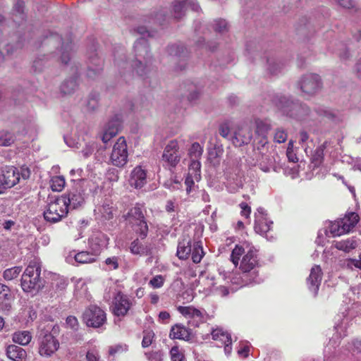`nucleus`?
<instances>
[{"label":"nucleus","mask_w":361,"mask_h":361,"mask_svg":"<svg viewBox=\"0 0 361 361\" xmlns=\"http://www.w3.org/2000/svg\"><path fill=\"white\" fill-rule=\"evenodd\" d=\"M241 257H243L239 269L242 273L238 276H235L232 282L240 286H247L252 283H260L261 279L258 278L257 271L259 267L257 249L247 243L240 245H237L231 252L232 262L237 266Z\"/></svg>","instance_id":"f257e3e1"},{"label":"nucleus","mask_w":361,"mask_h":361,"mask_svg":"<svg viewBox=\"0 0 361 361\" xmlns=\"http://www.w3.org/2000/svg\"><path fill=\"white\" fill-rule=\"evenodd\" d=\"M134 59L131 60L133 72L140 78L149 77L153 70L154 58L147 40L140 37L134 44Z\"/></svg>","instance_id":"f03ea898"},{"label":"nucleus","mask_w":361,"mask_h":361,"mask_svg":"<svg viewBox=\"0 0 361 361\" xmlns=\"http://www.w3.org/2000/svg\"><path fill=\"white\" fill-rule=\"evenodd\" d=\"M274 102L284 115L296 120L305 119L310 114V109L305 104L286 96H276Z\"/></svg>","instance_id":"7ed1b4c3"},{"label":"nucleus","mask_w":361,"mask_h":361,"mask_svg":"<svg viewBox=\"0 0 361 361\" xmlns=\"http://www.w3.org/2000/svg\"><path fill=\"white\" fill-rule=\"evenodd\" d=\"M41 265L37 261H32L24 271L21 277V287L25 292L37 293L44 287V280L40 276Z\"/></svg>","instance_id":"20e7f679"},{"label":"nucleus","mask_w":361,"mask_h":361,"mask_svg":"<svg viewBox=\"0 0 361 361\" xmlns=\"http://www.w3.org/2000/svg\"><path fill=\"white\" fill-rule=\"evenodd\" d=\"M123 218L128 221L133 230L141 239H145L148 233V225L145 220L143 209L140 204L129 209Z\"/></svg>","instance_id":"39448f33"},{"label":"nucleus","mask_w":361,"mask_h":361,"mask_svg":"<svg viewBox=\"0 0 361 361\" xmlns=\"http://www.w3.org/2000/svg\"><path fill=\"white\" fill-rule=\"evenodd\" d=\"M51 326L40 330L38 336V353L51 357L59 348V341L50 333Z\"/></svg>","instance_id":"423d86ee"},{"label":"nucleus","mask_w":361,"mask_h":361,"mask_svg":"<svg viewBox=\"0 0 361 361\" xmlns=\"http://www.w3.org/2000/svg\"><path fill=\"white\" fill-rule=\"evenodd\" d=\"M68 205L66 197L51 201L44 212V218L50 223L60 221L68 214Z\"/></svg>","instance_id":"0eeeda50"},{"label":"nucleus","mask_w":361,"mask_h":361,"mask_svg":"<svg viewBox=\"0 0 361 361\" xmlns=\"http://www.w3.org/2000/svg\"><path fill=\"white\" fill-rule=\"evenodd\" d=\"M128 151L124 137H120L114 145L110 155L111 163L117 167H123L128 162Z\"/></svg>","instance_id":"6e6552de"},{"label":"nucleus","mask_w":361,"mask_h":361,"mask_svg":"<svg viewBox=\"0 0 361 361\" xmlns=\"http://www.w3.org/2000/svg\"><path fill=\"white\" fill-rule=\"evenodd\" d=\"M82 317L87 326L93 328L100 327L106 321L105 312L97 305H90L86 309Z\"/></svg>","instance_id":"1a4fd4ad"},{"label":"nucleus","mask_w":361,"mask_h":361,"mask_svg":"<svg viewBox=\"0 0 361 361\" xmlns=\"http://www.w3.org/2000/svg\"><path fill=\"white\" fill-rule=\"evenodd\" d=\"M44 43L49 45H61L60 60L61 63L67 64L71 59V51L73 49L71 41L69 39L64 40L58 34H52L45 39Z\"/></svg>","instance_id":"9d476101"},{"label":"nucleus","mask_w":361,"mask_h":361,"mask_svg":"<svg viewBox=\"0 0 361 361\" xmlns=\"http://www.w3.org/2000/svg\"><path fill=\"white\" fill-rule=\"evenodd\" d=\"M302 92L307 95H314L322 87L320 77L317 74L309 73L303 75L299 81Z\"/></svg>","instance_id":"9b49d317"},{"label":"nucleus","mask_w":361,"mask_h":361,"mask_svg":"<svg viewBox=\"0 0 361 361\" xmlns=\"http://www.w3.org/2000/svg\"><path fill=\"white\" fill-rule=\"evenodd\" d=\"M190 9L198 11L200 6L195 0H176L173 3L172 13L176 19H180Z\"/></svg>","instance_id":"f8f14e48"},{"label":"nucleus","mask_w":361,"mask_h":361,"mask_svg":"<svg viewBox=\"0 0 361 361\" xmlns=\"http://www.w3.org/2000/svg\"><path fill=\"white\" fill-rule=\"evenodd\" d=\"M162 159L170 166H176L180 160L179 146L176 140H171L165 147Z\"/></svg>","instance_id":"ddd939ff"},{"label":"nucleus","mask_w":361,"mask_h":361,"mask_svg":"<svg viewBox=\"0 0 361 361\" xmlns=\"http://www.w3.org/2000/svg\"><path fill=\"white\" fill-rule=\"evenodd\" d=\"M266 211L259 207L255 214V231L256 233L264 235L271 230L273 222L268 220Z\"/></svg>","instance_id":"4468645a"},{"label":"nucleus","mask_w":361,"mask_h":361,"mask_svg":"<svg viewBox=\"0 0 361 361\" xmlns=\"http://www.w3.org/2000/svg\"><path fill=\"white\" fill-rule=\"evenodd\" d=\"M113 303V312L118 317L125 316L132 305L128 296L120 291L114 295Z\"/></svg>","instance_id":"2eb2a0df"},{"label":"nucleus","mask_w":361,"mask_h":361,"mask_svg":"<svg viewBox=\"0 0 361 361\" xmlns=\"http://www.w3.org/2000/svg\"><path fill=\"white\" fill-rule=\"evenodd\" d=\"M251 128L247 125H243L235 132L232 137V142L235 146L248 144L252 138Z\"/></svg>","instance_id":"dca6fc26"},{"label":"nucleus","mask_w":361,"mask_h":361,"mask_svg":"<svg viewBox=\"0 0 361 361\" xmlns=\"http://www.w3.org/2000/svg\"><path fill=\"white\" fill-rule=\"evenodd\" d=\"M122 126V122L117 116L112 118L107 123L102 137L103 142L106 143L113 137L116 136L120 131Z\"/></svg>","instance_id":"f3484780"},{"label":"nucleus","mask_w":361,"mask_h":361,"mask_svg":"<svg viewBox=\"0 0 361 361\" xmlns=\"http://www.w3.org/2000/svg\"><path fill=\"white\" fill-rule=\"evenodd\" d=\"M322 278V269L319 266L315 265L311 269L310 274L307 279L308 288L310 290L314 293V296L317 294Z\"/></svg>","instance_id":"a211bd4d"},{"label":"nucleus","mask_w":361,"mask_h":361,"mask_svg":"<svg viewBox=\"0 0 361 361\" xmlns=\"http://www.w3.org/2000/svg\"><path fill=\"white\" fill-rule=\"evenodd\" d=\"M146 183V171L141 166H136L130 173L129 179L130 185L135 188H141Z\"/></svg>","instance_id":"6ab92c4d"},{"label":"nucleus","mask_w":361,"mask_h":361,"mask_svg":"<svg viewBox=\"0 0 361 361\" xmlns=\"http://www.w3.org/2000/svg\"><path fill=\"white\" fill-rule=\"evenodd\" d=\"M107 243L106 235L102 233H96L89 239L90 247L95 255H98L104 247H106Z\"/></svg>","instance_id":"aec40b11"},{"label":"nucleus","mask_w":361,"mask_h":361,"mask_svg":"<svg viewBox=\"0 0 361 361\" xmlns=\"http://www.w3.org/2000/svg\"><path fill=\"white\" fill-rule=\"evenodd\" d=\"M333 245L338 250L349 253L359 245V240L355 237L348 238L341 240H335Z\"/></svg>","instance_id":"412c9836"},{"label":"nucleus","mask_w":361,"mask_h":361,"mask_svg":"<svg viewBox=\"0 0 361 361\" xmlns=\"http://www.w3.org/2000/svg\"><path fill=\"white\" fill-rule=\"evenodd\" d=\"M191 330L183 324H176L172 326L170 331V337L173 339H182L189 341L191 338Z\"/></svg>","instance_id":"4be33fe9"},{"label":"nucleus","mask_w":361,"mask_h":361,"mask_svg":"<svg viewBox=\"0 0 361 361\" xmlns=\"http://www.w3.org/2000/svg\"><path fill=\"white\" fill-rule=\"evenodd\" d=\"M102 69L103 61L99 59L97 54L90 58V65L87 71L88 78L94 79L97 75L101 73Z\"/></svg>","instance_id":"5701e85b"},{"label":"nucleus","mask_w":361,"mask_h":361,"mask_svg":"<svg viewBox=\"0 0 361 361\" xmlns=\"http://www.w3.org/2000/svg\"><path fill=\"white\" fill-rule=\"evenodd\" d=\"M4 177L6 180L7 188H12L20 180V173L18 169L8 166L3 171Z\"/></svg>","instance_id":"b1692460"},{"label":"nucleus","mask_w":361,"mask_h":361,"mask_svg":"<svg viewBox=\"0 0 361 361\" xmlns=\"http://www.w3.org/2000/svg\"><path fill=\"white\" fill-rule=\"evenodd\" d=\"M8 357L13 361H25L26 351L21 347L16 345H9L6 348Z\"/></svg>","instance_id":"393cba45"},{"label":"nucleus","mask_w":361,"mask_h":361,"mask_svg":"<svg viewBox=\"0 0 361 361\" xmlns=\"http://www.w3.org/2000/svg\"><path fill=\"white\" fill-rule=\"evenodd\" d=\"M66 198L67 205L68 204L70 207L75 209L83 204L85 201V194L83 191L75 190L70 192Z\"/></svg>","instance_id":"a878e982"},{"label":"nucleus","mask_w":361,"mask_h":361,"mask_svg":"<svg viewBox=\"0 0 361 361\" xmlns=\"http://www.w3.org/2000/svg\"><path fill=\"white\" fill-rule=\"evenodd\" d=\"M192 252V245L190 240L183 239L178 243L176 255L180 259H186Z\"/></svg>","instance_id":"bb28decb"},{"label":"nucleus","mask_w":361,"mask_h":361,"mask_svg":"<svg viewBox=\"0 0 361 361\" xmlns=\"http://www.w3.org/2000/svg\"><path fill=\"white\" fill-rule=\"evenodd\" d=\"M345 233H348L359 221V215L355 212H348L343 218L340 219Z\"/></svg>","instance_id":"cd10ccee"},{"label":"nucleus","mask_w":361,"mask_h":361,"mask_svg":"<svg viewBox=\"0 0 361 361\" xmlns=\"http://www.w3.org/2000/svg\"><path fill=\"white\" fill-rule=\"evenodd\" d=\"M78 87L77 80L75 77L64 80L60 86L61 92L64 94L73 93Z\"/></svg>","instance_id":"c85d7f7f"},{"label":"nucleus","mask_w":361,"mask_h":361,"mask_svg":"<svg viewBox=\"0 0 361 361\" xmlns=\"http://www.w3.org/2000/svg\"><path fill=\"white\" fill-rule=\"evenodd\" d=\"M13 341L21 345H27L32 339V335L28 331H19L13 334Z\"/></svg>","instance_id":"c756f323"},{"label":"nucleus","mask_w":361,"mask_h":361,"mask_svg":"<svg viewBox=\"0 0 361 361\" xmlns=\"http://www.w3.org/2000/svg\"><path fill=\"white\" fill-rule=\"evenodd\" d=\"M190 254L192 255V259L194 263L197 264L201 262L204 254L201 241L194 242Z\"/></svg>","instance_id":"7c9ffc66"},{"label":"nucleus","mask_w":361,"mask_h":361,"mask_svg":"<svg viewBox=\"0 0 361 361\" xmlns=\"http://www.w3.org/2000/svg\"><path fill=\"white\" fill-rule=\"evenodd\" d=\"M96 255L93 252L82 251L75 255V260L80 264L92 263L95 261Z\"/></svg>","instance_id":"2f4dec72"},{"label":"nucleus","mask_w":361,"mask_h":361,"mask_svg":"<svg viewBox=\"0 0 361 361\" xmlns=\"http://www.w3.org/2000/svg\"><path fill=\"white\" fill-rule=\"evenodd\" d=\"M212 338L215 341H220L222 343L231 342V336L227 332L221 328H216L212 332Z\"/></svg>","instance_id":"473e14b6"},{"label":"nucleus","mask_w":361,"mask_h":361,"mask_svg":"<svg viewBox=\"0 0 361 361\" xmlns=\"http://www.w3.org/2000/svg\"><path fill=\"white\" fill-rule=\"evenodd\" d=\"M255 133L259 137L264 138L270 130V126L266 121L257 119L255 122Z\"/></svg>","instance_id":"72a5a7b5"},{"label":"nucleus","mask_w":361,"mask_h":361,"mask_svg":"<svg viewBox=\"0 0 361 361\" xmlns=\"http://www.w3.org/2000/svg\"><path fill=\"white\" fill-rule=\"evenodd\" d=\"M324 146L321 145L314 151L311 157V164L314 168L318 167L322 164L324 159Z\"/></svg>","instance_id":"f704fd0d"},{"label":"nucleus","mask_w":361,"mask_h":361,"mask_svg":"<svg viewBox=\"0 0 361 361\" xmlns=\"http://www.w3.org/2000/svg\"><path fill=\"white\" fill-rule=\"evenodd\" d=\"M168 51L170 55L177 58L184 59L186 56V49L182 45H171L168 47Z\"/></svg>","instance_id":"c9c22d12"},{"label":"nucleus","mask_w":361,"mask_h":361,"mask_svg":"<svg viewBox=\"0 0 361 361\" xmlns=\"http://www.w3.org/2000/svg\"><path fill=\"white\" fill-rule=\"evenodd\" d=\"M130 250L134 255H143L147 253L146 247H145L137 238L131 243Z\"/></svg>","instance_id":"e433bc0d"},{"label":"nucleus","mask_w":361,"mask_h":361,"mask_svg":"<svg viewBox=\"0 0 361 361\" xmlns=\"http://www.w3.org/2000/svg\"><path fill=\"white\" fill-rule=\"evenodd\" d=\"M200 162L198 159H191V162L189 166V173L194 176L195 179L197 180L200 178Z\"/></svg>","instance_id":"4c0bfd02"},{"label":"nucleus","mask_w":361,"mask_h":361,"mask_svg":"<svg viewBox=\"0 0 361 361\" xmlns=\"http://www.w3.org/2000/svg\"><path fill=\"white\" fill-rule=\"evenodd\" d=\"M329 231L331 233L333 234L334 236H339L343 234L346 233L345 231V228L342 225V221L341 219H338L334 223H331L329 226Z\"/></svg>","instance_id":"58836bf2"},{"label":"nucleus","mask_w":361,"mask_h":361,"mask_svg":"<svg viewBox=\"0 0 361 361\" xmlns=\"http://www.w3.org/2000/svg\"><path fill=\"white\" fill-rule=\"evenodd\" d=\"M22 269L20 267H14L6 269L3 273V277L6 281H11L18 276Z\"/></svg>","instance_id":"ea45409f"},{"label":"nucleus","mask_w":361,"mask_h":361,"mask_svg":"<svg viewBox=\"0 0 361 361\" xmlns=\"http://www.w3.org/2000/svg\"><path fill=\"white\" fill-rule=\"evenodd\" d=\"M267 70L269 73L272 75H276L279 73L282 69V66L281 63L276 62L274 59H268L267 60Z\"/></svg>","instance_id":"a19ab883"},{"label":"nucleus","mask_w":361,"mask_h":361,"mask_svg":"<svg viewBox=\"0 0 361 361\" xmlns=\"http://www.w3.org/2000/svg\"><path fill=\"white\" fill-rule=\"evenodd\" d=\"M203 149L198 142H194L189 149L190 159H199L202 156Z\"/></svg>","instance_id":"79ce46f5"},{"label":"nucleus","mask_w":361,"mask_h":361,"mask_svg":"<svg viewBox=\"0 0 361 361\" xmlns=\"http://www.w3.org/2000/svg\"><path fill=\"white\" fill-rule=\"evenodd\" d=\"M14 142L13 135L7 131L0 132V145L9 146Z\"/></svg>","instance_id":"37998d69"},{"label":"nucleus","mask_w":361,"mask_h":361,"mask_svg":"<svg viewBox=\"0 0 361 361\" xmlns=\"http://www.w3.org/2000/svg\"><path fill=\"white\" fill-rule=\"evenodd\" d=\"M99 94L91 93L87 101V107L90 111H94L98 107Z\"/></svg>","instance_id":"c03bdc74"},{"label":"nucleus","mask_w":361,"mask_h":361,"mask_svg":"<svg viewBox=\"0 0 361 361\" xmlns=\"http://www.w3.org/2000/svg\"><path fill=\"white\" fill-rule=\"evenodd\" d=\"M65 185V179L62 176H56L52 179L51 188L54 191H61Z\"/></svg>","instance_id":"a18cd8bd"},{"label":"nucleus","mask_w":361,"mask_h":361,"mask_svg":"<svg viewBox=\"0 0 361 361\" xmlns=\"http://www.w3.org/2000/svg\"><path fill=\"white\" fill-rule=\"evenodd\" d=\"M213 28L216 32L224 33L228 30L227 23L225 20H216L214 22Z\"/></svg>","instance_id":"49530a36"},{"label":"nucleus","mask_w":361,"mask_h":361,"mask_svg":"<svg viewBox=\"0 0 361 361\" xmlns=\"http://www.w3.org/2000/svg\"><path fill=\"white\" fill-rule=\"evenodd\" d=\"M287 137V133L284 130L279 128L276 130L275 133L274 141L278 143H283L286 141Z\"/></svg>","instance_id":"de8ad7c7"},{"label":"nucleus","mask_w":361,"mask_h":361,"mask_svg":"<svg viewBox=\"0 0 361 361\" xmlns=\"http://www.w3.org/2000/svg\"><path fill=\"white\" fill-rule=\"evenodd\" d=\"M97 147V145L95 142H89L83 148V149L82 150V153L85 158H87L93 154L94 149Z\"/></svg>","instance_id":"09e8293b"},{"label":"nucleus","mask_w":361,"mask_h":361,"mask_svg":"<svg viewBox=\"0 0 361 361\" xmlns=\"http://www.w3.org/2000/svg\"><path fill=\"white\" fill-rule=\"evenodd\" d=\"M359 259H348L345 261V264L348 268L353 269V267L361 269V253L359 255Z\"/></svg>","instance_id":"8fccbe9b"},{"label":"nucleus","mask_w":361,"mask_h":361,"mask_svg":"<svg viewBox=\"0 0 361 361\" xmlns=\"http://www.w3.org/2000/svg\"><path fill=\"white\" fill-rule=\"evenodd\" d=\"M154 336V334L152 331H144V336L142 341V346L143 348H147L152 343L153 338Z\"/></svg>","instance_id":"3c124183"},{"label":"nucleus","mask_w":361,"mask_h":361,"mask_svg":"<svg viewBox=\"0 0 361 361\" xmlns=\"http://www.w3.org/2000/svg\"><path fill=\"white\" fill-rule=\"evenodd\" d=\"M164 278L161 275H157L149 281V284L154 288H159L164 285Z\"/></svg>","instance_id":"603ef678"},{"label":"nucleus","mask_w":361,"mask_h":361,"mask_svg":"<svg viewBox=\"0 0 361 361\" xmlns=\"http://www.w3.org/2000/svg\"><path fill=\"white\" fill-rule=\"evenodd\" d=\"M170 354L172 361H182L184 357L177 346H173L171 348Z\"/></svg>","instance_id":"864d4df0"},{"label":"nucleus","mask_w":361,"mask_h":361,"mask_svg":"<svg viewBox=\"0 0 361 361\" xmlns=\"http://www.w3.org/2000/svg\"><path fill=\"white\" fill-rule=\"evenodd\" d=\"M45 59L43 58H37L33 61L32 68L35 72L39 73L43 71L45 66Z\"/></svg>","instance_id":"5fc2aeb1"},{"label":"nucleus","mask_w":361,"mask_h":361,"mask_svg":"<svg viewBox=\"0 0 361 361\" xmlns=\"http://www.w3.org/2000/svg\"><path fill=\"white\" fill-rule=\"evenodd\" d=\"M216 283H213V292L220 296L225 297L228 295L229 290L228 288L223 285H220L219 286L215 287Z\"/></svg>","instance_id":"6e6d98bb"},{"label":"nucleus","mask_w":361,"mask_h":361,"mask_svg":"<svg viewBox=\"0 0 361 361\" xmlns=\"http://www.w3.org/2000/svg\"><path fill=\"white\" fill-rule=\"evenodd\" d=\"M83 171L81 169H72L70 172L71 176L73 178L71 179L72 181H83L84 179L82 178Z\"/></svg>","instance_id":"4d7b16f0"},{"label":"nucleus","mask_w":361,"mask_h":361,"mask_svg":"<svg viewBox=\"0 0 361 361\" xmlns=\"http://www.w3.org/2000/svg\"><path fill=\"white\" fill-rule=\"evenodd\" d=\"M10 292L11 290L7 286L0 283V299L8 300L11 296Z\"/></svg>","instance_id":"13d9d810"},{"label":"nucleus","mask_w":361,"mask_h":361,"mask_svg":"<svg viewBox=\"0 0 361 361\" xmlns=\"http://www.w3.org/2000/svg\"><path fill=\"white\" fill-rule=\"evenodd\" d=\"M219 134L223 137H225V138L228 137V136L229 135V133H230V127H229L228 123L225 122V123H221L219 126Z\"/></svg>","instance_id":"bf43d9fd"},{"label":"nucleus","mask_w":361,"mask_h":361,"mask_svg":"<svg viewBox=\"0 0 361 361\" xmlns=\"http://www.w3.org/2000/svg\"><path fill=\"white\" fill-rule=\"evenodd\" d=\"M66 324L73 330H77L78 327V321L74 316H68L66 318Z\"/></svg>","instance_id":"052dcab7"},{"label":"nucleus","mask_w":361,"mask_h":361,"mask_svg":"<svg viewBox=\"0 0 361 361\" xmlns=\"http://www.w3.org/2000/svg\"><path fill=\"white\" fill-rule=\"evenodd\" d=\"M194 176H191V174L188 173L185 180V184L186 185V192L188 194H190L192 190V186L194 185Z\"/></svg>","instance_id":"680f3d73"},{"label":"nucleus","mask_w":361,"mask_h":361,"mask_svg":"<svg viewBox=\"0 0 361 361\" xmlns=\"http://www.w3.org/2000/svg\"><path fill=\"white\" fill-rule=\"evenodd\" d=\"M105 263L109 267L110 269H116L118 267V258L116 257H109L105 260Z\"/></svg>","instance_id":"e2e57ef3"},{"label":"nucleus","mask_w":361,"mask_h":361,"mask_svg":"<svg viewBox=\"0 0 361 361\" xmlns=\"http://www.w3.org/2000/svg\"><path fill=\"white\" fill-rule=\"evenodd\" d=\"M239 206L241 209V214L246 218H248L251 213L250 207L245 202H241Z\"/></svg>","instance_id":"0e129e2a"},{"label":"nucleus","mask_w":361,"mask_h":361,"mask_svg":"<svg viewBox=\"0 0 361 361\" xmlns=\"http://www.w3.org/2000/svg\"><path fill=\"white\" fill-rule=\"evenodd\" d=\"M317 113L324 117H326L328 119H333L335 117V115L334 113H332L331 111L325 109H319L317 110Z\"/></svg>","instance_id":"69168bd1"},{"label":"nucleus","mask_w":361,"mask_h":361,"mask_svg":"<svg viewBox=\"0 0 361 361\" xmlns=\"http://www.w3.org/2000/svg\"><path fill=\"white\" fill-rule=\"evenodd\" d=\"M20 173V178L22 177L23 180H27L30 178L31 172L28 167L23 166L21 167Z\"/></svg>","instance_id":"338daca9"},{"label":"nucleus","mask_w":361,"mask_h":361,"mask_svg":"<svg viewBox=\"0 0 361 361\" xmlns=\"http://www.w3.org/2000/svg\"><path fill=\"white\" fill-rule=\"evenodd\" d=\"M353 73L358 79L361 80V58L355 64Z\"/></svg>","instance_id":"774afa93"}]
</instances>
